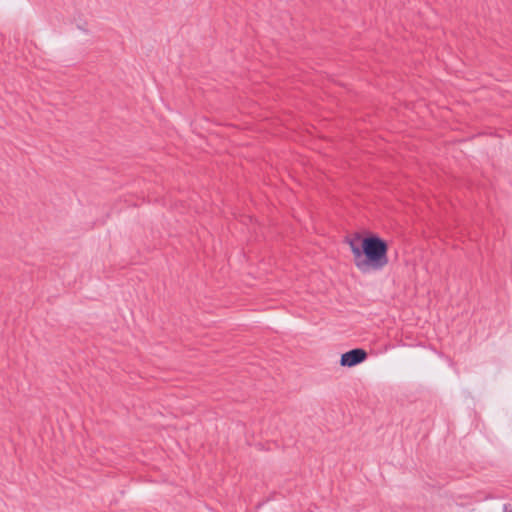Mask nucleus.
Segmentation results:
<instances>
[{
  "label": "nucleus",
  "instance_id": "7ed1b4c3",
  "mask_svg": "<svg viewBox=\"0 0 512 512\" xmlns=\"http://www.w3.org/2000/svg\"><path fill=\"white\" fill-rule=\"evenodd\" d=\"M362 241H363V238H361L360 235H356L355 237L348 240V244L353 253L354 263L356 266H357L359 259H361Z\"/></svg>",
  "mask_w": 512,
  "mask_h": 512
},
{
  "label": "nucleus",
  "instance_id": "f257e3e1",
  "mask_svg": "<svg viewBox=\"0 0 512 512\" xmlns=\"http://www.w3.org/2000/svg\"><path fill=\"white\" fill-rule=\"evenodd\" d=\"M388 245L376 235L363 238L361 259L357 268L366 273L371 270H381L388 264Z\"/></svg>",
  "mask_w": 512,
  "mask_h": 512
},
{
  "label": "nucleus",
  "instance_id": "f03ea898",
  "mask_svg": "<svg viewBox=\"0 0 512 512\" xmlns=\"http://www.w3.org/2000/svg\"><path fill=\"white\" fill-rule=\"evenodd\" d=\"M367 358V352L361 348H355L345 352L341 356V366L353 367L362 363Z\"/></svg>",
  "mask_w": 512,
  "mask_h": 512
}]
</instances>
